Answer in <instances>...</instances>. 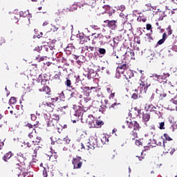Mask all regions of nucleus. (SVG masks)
I'll use <instances>...</instances> for the list:
<instances>
[{
	"label": "nucleus",
	"instance_id": "obj_1",
	"mask_svg": "<svg viewBox=\"0 0 177 177\" xmlns=\"http://www.w3.org/2000/svg\"><path fill=\"white\" fill-rule=\"evenodd\" d=\"M125 124H127L128 128L130 129H133L131 132H130L129 138L131 139V140H135L136 138H138V133H139V129H140V126L139 123L136 121L129 122L126 120Z\"/></svg>",
	"mask_w": 177,
	"mask_h": 177
},
{
	"label": "nucleus",
	"instance_id": "obj_2",
	"mask_svg": "<svg viewBox=\"0 0 177 177\" xmlns=\"http://www.w3.org/2000/svg\"><path fill=\"white\" fill-rule=\"evenodd\" d=\"M41 142V139L37 138L35 140L32 141V144L30 142H27L26 145L28 149L29 154L32 156V157H37V154H38V150H39V145Z\"/></svg>",
	"mask_w": 177,
	"mask_h": 177
},
{
	"label": "nucleus",
	"instance_id": "obj_3",
	"mask_svg": "<svg viewBox=\"0 0 177 177\" xmlns=\"http://www.w3.org/2000/svg\"><path fill=\"white\" fill-rule=\"evenodd\" d=\"M123 75L127 81V84L126 85H127L128 88L130 89H133V88H136V86H138V83L136 82L133 80H129L131 78L133 77L134 75L133 71H132V70L129 69V68L127 69V71H125Z\"/></svg>",
	"mask_w": 177,
	"mask_h": 177
},
{
	"label": "nucleus",
	"instance_id": "obj_4",
	"mask_svg": "<svg viewBox=\"0 0 177 177\" xmlns=\"http://www.w3.org/2000/svg\"><path fill=\"white\" fill-rule=\"evenodd\" d=\"M118 67L116 68V75H121V74H124L127 70L129 68V65L127 64V62L119 61L118 63Z\"/></svg>",
	"mask_w": 177,
	"mask_h": 177
},
{
	"label": "nucleus",
	"instance_id": "obj_5",
	"mask_svg": "<svg viewBox=\"0 0 177 177\" xmlns=\"http://www.w3.org/2000/svg\"><path fill=\"white\" fill-rule=\"evenodd\" d=\"M82 158L81 156H76L72 159V165H73V169H81L84 164Z\"/></svg>",
	"mask_w": 177,
	"mask_h": 177
},
{
	"label": "nucleus",
	"instance_id": "obj_6",
	"mask_svg": "<svg viewBox=\"0 0 177 177\" xmlns=\"http://www.w3.org/2000/svg\"><path fill=\"white\" fill-rule=\"evenodd\" d=\"M121 24L123 25L124 31H131L132 30V24L128 22V18L127 17L121 18Z\"/></svg>",
	"mask_w": 177,
	"mask_h": 177
},
{
	"label": "nucleus",
	"instance_id": "obj_7",
	"mask_svg": "<svg viewBox=\"0 0 177 177\" xmlns=\"http://www.w3.org/2000/svg\"><path fill=\"white\" fill-rule=\"evenodd\" d=\"M150 86V84L147 83L146 81H142L140 83V86H138V89H140V91L141 93H146L147 91V89Z\"/></svg>",
	"mask_w": 177,
	"mask_h": 177
},
{
	"label": "nucleus",
	"instance_id": "obj_8",
	"mask_svg": "<svg viewBox=\"0 0 177 177\" xmlns=\"http://www.w3.org/2000/svg\"><path fill=\"white\" fill-rule=\"evenodd\" d=\"M104 23H105L106 24V26L111 30H115V28H117V21L115 20H105Z\"/></svg>",
	"mask_w": 177,
	"mask_h": 177
},
{
	"label": "nucleus",
	"instance_id": "obj_9",
	"mask_svg": "<svg viewBox=\"0 0 177 177\" xmlns=\"http://www.w3.org/2000/svg\"><path fill=\"white\" fill-rule=\"evenodd\" d=\"M56 125H57V123H55V120L53 119H51L50 121H48L47 126H46V131L48 132H52L56 129Z\"/></svg>",
	"mask_w": 177,
	"mask_h": 177
},
{
	"label": "nucleus",
	"instance_id": "obj_10",
	"mask_svg": "<svg viewBox=\"0 0 177 177\" xmlns=\"http://www.w3.org/2000/svg\"><path fill=\"white\" fill-rule=\"evenodd\" d=\"M66 99L70 100V97H68V93L66 92L64 94V91H62L60 93H59V95L55 98V100L57 102V100H60L61 102H65Z\"/></svg>",
	"mask_w": 177,
	"mask_h": 177
},
{
	"label": "nucleus",
	"instance_id": "obj_11",
	"mask_svg": "<svg viewBox=\"0 0 177 177\" xmlns=\"http://www.w3.org/2000/svg\"><path fill=\"white\" fill-rule=\"evenodd\" d=\"M43 104L47 113H52L55 109V105L50 102H44Z\"/></svg>",
	"mask_w": 177,
	"mask_h": 177
},
{
	"label": "nucleus",
	"instance_id": "obj_12",
	"mask_svg": "<svg viewBox=\"0 0 177 177\" xmlns=\"http://www.w3.org/2000/svg\"><path fill=\"white\" fill-rule=\"evenodd\" d=\"M88 118L86 120V122H88V125H90V128H95L96 119L92 115H88Z\"/></svg>",
	"mask_w": 177,
	"mask_h": 177
},
{
	"label": "nucleus",
	"instance_id": "obj_13",
	"mask_svg": "<svg viewBox=\"0 0 177 177\" xmlns=\"http://www.w3.org/2000/svg\"><path fill=\"white\" fill-rule=\"evenodd\" d=\"M152 75H153V77H155L156 78H157L158 81H160V80H167V78H168V77H169V73H163L161 75H157V74L154 73Z\"/></svg>",
	"mask_w": 177,
	"mask_h": 177
},
{
	"label": "nucleus",
	"instance_id": "obj_14",
	"mask_svg": "<svg viewBox=\"0 0 177 177\" xmlns=\"http://www.w3.org/2000/svg\"><path fill=\"white\" fill-rule=\"evenodd\" d=\"M19 16L20 17H27L30 24V19H31L32 15L30 14V11L28 10L19 12Z\"/></svg>",
	"mask_w": 177,
	"mask_h": 177
},
{
	"label": "nucleus",
	"instance_id": "obj_15",
	"mask_svg": "<svg viewBox=\"0 0 177 177\" xmlns=\"http://www.w3.org/2000/svg\"><path fill=\"white\" fill-rule=\"evenodd\" d=\"M89 102H91V97L88 96L84 97V98L80 100V103H82V104L86 106V107L88 109L91 107V104H89Z\"/></svg>",
	"mask_w": 177,
	"mask_h": 177
},
{
	"label": "nucleus",
	"instance_id": "obj_16",
	"mask_svg": "<svg viewBox=\"0 0 177 177\" xmlns=\"http://www.w3.org/2000/svg\"><path fill=\"white\" fill-rule=\"evenodd\" d=\"M142 121L145 122V125H147V122L150 121V113L147 111L142 113Z\"/></svg>",
	"mask_w": 177,
	"mask_h": 177
},
{
	"label": "nucleus",
	"instance_id": "obj_17",
	"mask_svg": "<svg viewBox=\"0 0 177 177\" xmlns=\"http://www.w3.org/2000/svg\"><path fill=\"white\" fill-rule=\"evenodd\" d=\"M39 92H43L44 95H50V88L46 85L44 84L41 88L39 89Z\"/></svg>",
	"mask_w": 177,
	"mask_h": 177
},
{
	"label": "nucleus",
	"instance_id": "obj_18",
	"mask_svg": "<svg viewBox=\"0 0 177 177\" xmlns=\"http://www.w3.org/2000/svg\"><path fill=\"white\" fill-rule=\"evenodd\" d=\"M169 93L171 95V100H174V99L177 96V88L174 86L171 87L169 88Z\"/></svg>",
	"mask_w": 177,
	"mask_h": 177
},
{
	"label": "nucleus",
	"instance_id": "obj_19",
	"mask_svg": "<svg viewBox=\"0 0 177 177\" xmlns=\"http://www.w3.org/2000/svg\"><path fill=\"white\" fill-rule=\"evenodd\" d=\"M14 154L12 151H8L4 154V156L2 158V160H3L5 162H8V160H10V158H12Z\"/></svg>",
	"mask_w": 177,
	"mask_h": 177
},
{
	"label": "nucleus",
	"instance_id": "obj_20",
	"mask_svg": "<svg viewBox=\"0 0 177 177\" xmlns=\"http://www.w3.org/2000/svg\"><path fill=\"white\" fill-rule=\"evenodd\" d=\"M89 142L91 143L93 146L97 147V136H96V134L90 137Z\"/></svg>",
	"mask_w": 177,
	"mask_h": 177
},
{
	"label": "nucleus",
	"instance_id": "obj_21",
	"mask_svg": "<svg viewBox=\"0 0 177 177\" xmlns=\"http://www.w3.org/2000/svg\"><path fill=\"white\" fill-rule=\"evenodd\" d=\"M145 110H146L147 111H150V112H153L156 113V114H157V108L153 105V104H149L147 106L145 107Z\"/></svg>",
	"mask_w": 177,
	"mask_h": 177
},
{
	"label": "nucleus",
	"instance_id": "obj_22",
	"mask_svg": "<svg viewBox=\"0 0 177 177\" xmlns=\"http://www.w3.org/2000/svg\"><path fill=\"white\" fill-rule=\"evenodd\" d=\"M15 158L17 160V161L15 162L16 165H17L18 167H19V168H23V166L24 165V162H21L20 160L21 158V156H19L17 155V156H15Z\"/></svg>",
	"mask_w": 177,
	"mask_h": 177
},
{
	"label": "nucleus",
	"instance_id": "obj_23",
	"mask_svg": "<svg viewBox=\"0 0 177 177\" xmlns=\"http://www.w3.org/2000/svg\"><path fill=\"white\" fill-rule=\"evenodd\" d=\"M106 91L109 94V99H114V97H115V91H114V90L107 88Z\"/></svg>",
	"mask_w": 177,
	"mask_h": 177
},
{
	"label": "nucleus",
	"instance_id": "obj_24",
	"mask_svg": "<svg viewBox=\"0 0 177 177\" xmlns=\"http://www.w3.org/2000/svg\"><path fill=\"white\" fill-rule=\"evenodd\" d=\"M80 44L82 45L85 44V42H88V41H89V37L82 35H80Z\"/></svg>",
	"mask_w": 177,
	"mask_h": 177
},
{
	"label": "nucleus",
	"instance_id": "obj_25",
	"mask_svg": "<svg viewBox=\"0 0 177 177\" xmlns=\"http://www.w3.org/2000/svg\"><path fill=\"white\" fill-rule=\"evenodd\" d=\"M126 56H129L131 59L135 60V51L130 50L125 53Z\"/></svg>",
	"mask_w": 177,
	"mask_h": 177
},
{
	"label": "nucleus",
	"instance_id": "obj_26",
	"mask_svg": "<svg viewBox=\"0 0 177 177\" xmlns=\"http://www.w3.org/2000/svg\"><path fill=\"white\" fill-rule=\"evenodd\" d=\"M96 147L93 145L89 141L86 144L85 150H93Z\"/></svg>",
	"mask_w": 177,
	"mask_h": 177
},
{
	"label": "nucleus",
	"instance_id": "obj_27",
	"mask_svg": "<svg viewBox=\"0 0 177 177\" xmlns=\"http://www.w3.org/2000/svg\"><path fill=\"white\" fill-rule=\"evenodd\" d=\"M68 95H69L68 97L69 99H77L78 97V93L77 92H73L70 93V91L67 92Z\"/></svg>",
	"mask_w": 177,
	"mask_h": 177
},
{
	"label": "nucleus",
	"instance_id": "obj_28",
	"mask_svg": "<svg viewBox=\"0 0 177 177\" xmlns=\"http://www.w3.org/2000/svg\"><path fill=\"white\" fill-rule=\"evenodd\" d=\"M51 119L55 121L54 124H57V122H59L60 120V116L56 113H53L51 116Z\"/></svg>",
	"mask_w": 177,
	"mask_h": 177
},
{
	"label": "nucleus",
	"instance_id": "obj_29",
	"mask_svg": "<svg viewBox=\"0 0 177 177\" xmlns=\"http://www.w3.org/2000/svg\"><path fill=\"white\" fill-rule=\"evenodd\" d=\"M102 125H104V122L102 120L95 119V128H102Z\"/></svg>",
	"mask_w": 177,
	"mask_h": 177
},
{
	"label": "nucleus",
	"instance_id": "obj_30",
	"mask_svg": "<svg viewBox=\"0 0 177 177\" xmlns=\"http://www.w3.org/2000/svg\"><path fill=\"white\" fill-rule=\"evenodd\" d=\"M107 37L106 36H103V38H100L98 39H97V41L101 44H107Z\"/></svg>",
	"mask_w": 177,
	"mask_h": 177
},
{
	"label": "nucleus",
	"instance_id": "obj_31",
	"mask_svg": "<svg viewBox=\"0 0 177 177\" xmlns=\"http://www.w3.org/2000/svg\"><path fill=\"white\" fill-rule=\"evenodd\" d=\"M42 77H43V75H42V74H41V75H39V77H38V78H37L38 82H41V84H45V82H49L48 81V80L44 79V78H42Z\"/></svg>",
	"mask_w": 177,
	"mask_h": 177
},
{
	"label": "nucleus",
	"instance_id": "obj_32",
	"mask_svg": "<svg viewBox=\"0 0 177 177\" xmlns=\"http://www.w3.org/2000/svg\"><path fill=\"white\" fill-rule=\"evenodd\" d=\"M156 93H158V95H160V99H161L162 100V99H164V97H167V93H164L163 91L156 90Z\"/></svg>",
	"mask_w": 177,
	"mask_h": 177
},
{
	"label": "nucleus",
	"instance_id": "obj_33",
	"mask_svg": "<svg viewBox=\"0 0 177 177\" xmlns=\"http://www.w3.org/2000/svg\"><path fill=\"white\" fill-rule=\"evenodd\" d=\"M101 142L103 145H106V143H109V136H103L101 138Z\"/></svg>",
	"mask_w": 177,
	"mask_h": 177
},
{
	"label": "nucleus",
	"instance_id": "obj_34",
	"mask_svg": "<svg viewBox=\"0 0 177 177\" xmlns=\"http://www.w3.org/2000/svg\"><path fill=\"white\" fill-rule=\"evenodd\" d=\"M35 135H37V131L35 129H32V131L28 134V138H30V139H34Z\"/></svg>",
	"mask_w": 177,
	"mask_h": 177
},
{
	"label": "nucleus",
	"instance_id": "obj_35",
	"mask_svg": "<svg viewBox=\"0 0 177 177\" xmlns=\"http://www.w3.org/2000/svg\"><path fill=\"white\" fill-rule=\"evenodd\" d=\"M145 35V41H147L148 42H151V41H153V37H151V34L147 33Z\"/></svg>",
	"mask_w": 177,
	"mask_h": 177
},
{
	"label": "nucleus",
	"instance_id": "obj_36",
	"mask_svg": "<svg viewBox=\"0 0 177 177\" xmlns=\"http://www.w3.org/2000/svg\"><path fill=\"white\" fill-rule=\"evenodd\" d=\"M42 53L44 55H46L49 52V47L48 46H41Z\"/></svg>",
	"mask_w": 177,
	"mask_h": 177
},
{
	"label": "nucleus",
	"instance_id": "obj_37",
	"mask_svg": "<svg viewBox=\"0 0 177 177\" xmlns=\"http://www.w3.org/2000/svg\"><path fill=\"white\" fill-rule=\"evenodd\" d=\"M77 147H78V151H82V150H85V146H84V143L82 142H79L77 144Z\"/></svg>",
	"mask_w": 177,
	"mask_h": 177
},
{
	"label": "nucleus",
	"instance_id": "obj_38",
	"mask_svg": "<svg viewBox=\"0 0 177 177\" xmlns=\"http://www.w3.org/2000/svg\"><path fill=\"white\" fill-rule=\"evenodd\" d=\"M48 156H50V160H51V161H57V154L56 153H54L52 155H48Z\"/></svg>",
	"mask_w": 177,
	"mask_h": 177
},
{
	"label": "nucleus",
	"instance_id": "obj_39",
	"mask_svg": "<svg viewBox=\"0 0 177 177\" xmlns=\"http://www.w3.org/2000/svg\"><path fill=\"white\" fill-rule=\"evenodd\" d=\"M145 149H148V147H156V141L153 140L152 142H149L148 146H144Z\"/></svg>",
	"mask_w": 177,
	"mask_h": 177
},
{
	"label": "nucleus",
	"instance_id": "obj_40",
	"mask_svg": "<svg viewBox=\"0 0 177 177\" xmlns=\"http://www.w3.org/2000/svg\"><path fill=\"white\" fill-rule=\"evenodd\" d=\"M165 143H167V142H165V140L160 138V139H159V141L157 143V145L162 146L163 145L164 147H165Z\"/></svg>",
	"mask_w": 177,
	"mask_h": 177
},
{
	"label": "nucleus",
	"instance_id": "obj_41",
	"mask_svg": "<svg viewBox=\"0 0 177 177\" xmlns=\"http://www.w3.org/2000/svg\"><path fill=\"white\" fill-rule=\"evenodd\" d=\"M64 84L67 88H73L71 86V80H70V79H66V81H65Z\"/></svg>",
	"mask_w": 177,
	"mask_h": 177
},
{
	"label": "nucleus",
	"instance_id": "obj_42",
	"mask_svg": "<svg viewBox=\"0 0 177 177\" xmlns=\"http://www.w3.org/2000/svg\"><path fill=\"white\" fill-rule=\"evenodd\" d=\"M46 59V56H43V57H36V60L39 63L41 62H44Z\"/></svg>",
	"mask_w": 177,
	"mask_h": 177
},
{
	"label": "nucleus",
	"instance_id": "obj_43",
	"mask_svg": "<svg viewBox=\"0 0 177 177\" xmlns=\"http://www.w3.org/2000/svg\"><path fill=\"white\" fill-rule=\"evenodd\" d=\"M135 144L136 145V146H143V140H136Z\"/></svg>",
	"mask_w": 177,
	"mask_h": 177
},
{
	"label": "nucleus",
	"instance_id": "obj_44",
	"mask_svg": "<svg viewBox=\"0 0 177 177\" xmlns=\"http://www.w3.org/2000/svg\"><path fill=\"white\" fill-rule=\"evenodd\" d=\"M17 102V100H16V97H11L9 100L10 104H16Z\"/></svg>",
	"mask_w": 177,
	"mask_h": 177
},
{
	"label": "nucleus",
	"instance_id": "obj_45",
	"mask_svg": "<svg viewBox=\"0 0 177 177\" xmlns=\"http://www.w3.org/2000/svg\"><path fill=\"white\" fill-rule=\"evenodd\" d=\"M66 109H68V106H61L59 108H58V109L59 110V111H62L64 114H66Z\"/></svg>",
	"mask_w": 177,
	"mask_h": 177
},
{
	"label": "nucleus",
	"instance_id": "obj_46",
	"mask_svg": "<svg viewBox=\"0 0 177 177\" xmlns=\"http://www.w3.org/2000/svg\"><path fill=\"white\" fill-rule=\"evenodd\" d=\"M57 30H59V28H57L55 26L50 25V30H48V31H53V32H55Z\"/></svg>",
	"mask_w": 177,
	"mask_h": 177
},
{
	"label": "nucleus",
	"instance_id": "obj_47",
	"mask_svg": "<svg viewBox=\"0 0 177 177\" xmlns=\"http://www.w3.org/2000/svg\"><path fill=\"white\" fill-rule=\"evenodd\" d=\"M93 37H94V38H95V39H99L100 38H104L103 35H102V34L93 33Z\"/></svg>",
	"mask_w": 177,
	"mask_h": 177
},
{
	"label": "nucleus",
	"instance_id": "obj_48",
	"mask_svg": "<svg viewBox=\"0 0 177 177\" xmlns=\"http://www.w3.org/2000/svg\"><path fill=\"white\" fill-rule=\"evenodd\" d=\"M167 32L168 35H172V29L171 28V25H169L167 28Z\"/></svg>",
	"mask_w": 177,
	"mask_h": 177
},
{
	"label": "nucleus",
	"instance_id": "obj_49",
	"mask_svg": "<svg viewBox=\"0 0 177 177\" xmlns=\"http://www.w3.org/2000/svg\"><path fill=\"white\" fill-rule=\"evenodd\" d=\"M98 52H99L100 55H106V49H104V48H100L98 49Z\"/></svg>",
	"mask_w": 177,
	"mask_h": 177
},
{
	"label": "nucleus",
	"instance_id": "obj_50",
	"mask_svg": "<svg viewBox=\"0 0 177 177\" xmlns=\"http://www.w3.org/2000/svg\"><path fill=\"white\" fill-rule=\"evenodd\" d=\"M77 8H78V6H77L76 4H73V5H72V6L71 7L70 10H71V12H74V11L77 10Z\"/></svg>",
	"mask_w": 177,
	"mask_h": 177
},
{
	"label": "nucleus",
	"instance_id": "obj_51",
	"mask_svg": "<svg viewBox=\"0 0 177 177\" xmlns=\"http://www.w3.org/2000/svg\"><path fill=\"white\" fill-rule=\"evenodd\" d=\"M35 51L36 52H39V53H42V46H37L35 47V48L34 49Z\"/></svg>",
	"mask_w": 177,
	"mask_h": 177
},
{
	"label": "nucleus",
	"instance_id": "obj_52",
	"mask_svg": "<svg viewBox=\"0 0 177 177\" xmlns=\"http://www.w3.org/2000/svg\"><path fill=\"white\" fill-rule=\"evenodd\" d=\"M163 136L165 139H166V140H168L169 142H171V140H172V138H171V137H169V135H168L167 133H165Z\"/></svg>",
	"mask_w": 177,
	"mask_h": 177
},
{
	"label": "nucleus",
	"instance_id": "obj_53",
	"mask_svg": "<svg viewBox=\"0 0 177 177\" xmlns=\"http://www.w3.org/2000/svg\"><path fill=\"white\" fill-rule=\"evenodd\" d=\"M134 42H136V44H138V45H140V37H134Z\"/></svg>",
	"mask_w": 177,
	"mask_h": 177
},
{
	"label": "nucleus",
	"instance_id": "obj_54",
	"mask_svg": "<svg viewBox=\"0 0 177 177\" xmlns=\"http://www.w3.org/2000/svg\"><path fill=\"white\" fill-rule=\"evenodd\" d=\"M132 99H134V100H136L139 97V94L138 93H133L131 96Z\"/></svg>",
	"mask_w": 177,
	"mask_h": 177
},
{
	"label": "nucleus",
	"instance_id": "obj_55",
	"mask_svg": "<svg viewBox=\"0 0 177 177\" xmlns=\"http://www.w3.org/2000/svg\"><path fill=\"white\" fill-rule=\"evenodd\" d=\"M71 140H70V138H68V137H65L64 138V142L66 144V145H70V142Z\"/></svg>",
	"mask_w": 177,
	"mask_h": 177
},
{
	"label": "nucleus",
	"instance_id": "obj_56",
	"mask_svg": "<svg viewBox=\"0 0 177 177\" xmlns=\"http://www.w3.org/2000/svg\"><path fill=\"white\" fill-rule=\"evenodd\" d=\"M57 129V132L59 133H62V131H63V126H55Z\"/></svg>",
	"mask_w": 177,
	"mask_h": 177
},
{
	"label": "nucleus",
	"instance_id": "obj_57",
	"mask_svg": "<svg viewBox=\"0 0 177 177\" xmlns=\"http://www.w3.org/2000/svg\"><path fill=\"white\" fill-rule=\"evenodd\" d=\"M121 105L120 103H113L111 105V106H109V109H115V106H120Z\"/></svg>",
	"mask_w": 177,
	"mask_h": 177
},
{
	"label": "nucleus",
	"instance_id": "obj_58",
	"mask_svg": "<svg viewBox=\"0 0 177 177\" xmlns=\"http://www.w3.org/2000/svg\"><path fill=\"white\" fill-rule=\"evenodd\" d=\"M171 12L169 11V10H166L163 12V16L164 17H167V16H168V15H170Z\"/></svg>",
	"mask_w": 177,
	"mask_h": 177
},
{
	"label": "nucleus",
	"instance_id": "obj_59",
	"mask_svg": "<svg viewBox=\"0 0 177 177\" xmlns=\"http://www.w3.org/2000/svg\"><path fill=\"white\" fill-rule=\"evenodd\" d=\"M165 123L164 122H162L160 123V129H165Z\"/></svg>",
	"mask_w": 177,
	"mask_h": 177
},
{
	"label": "nucleus",
	"instance_id": "obj_60",
	"mask_svg": "<svg viewBox=\"0 0 177 177\" xmlns=\"http://www.w3.org/2000/svg\"><path fill=\"white\" fill-rule=\"evenodd\" d=\"M30 118L32 121H37V116L35 114H31Z\"/></svg>",
	"mask_w": 177,
	"mask_h": 177
},
{
	"label": "nucleus",
	"instance_id": "obj_61",
	"mask_svg": "<svg viewBox=\"0 0 177 177\" xmlns=\"http://www.w3.org/2000/svg\"><path fill=\"white\" fill-rule=\"evenodd\" d=\"M43 176L44 177H48V171L46 168H44L43 170Z\"/></svg>",
	"mask_w": 177,
	"mask_h": 177
},
{
	"label": "nucleus",
	"instance_id": "obj_62",
	"mask_svg": "<svg viewBox=\"0 0 177 177\" xmlns=\"http://www.w3.org/2000/svg\"><path fill=\"white\" fill-rule=\"evenodd\" d=\"M147 19H146V18H142V17H139L138 18V21H143V23H145V21H147Z\"/></svg>",
	"mask_w": 177,
	"mask_h": 177
},
{
	"label": "nucleus",
	"instance_id": "obj_63",
	"mask_svg": "<svg viewBox=\"0 0 177 177\" xmlns=\"http://www.w3.org/2000/svg\"><path fill=\"white\" fill-rule=\"evenodd\" d=\"M32 125H33V127H35V128H38V124H39V122L38 121V120H36L35 122V123H32Z\"/></svg>",
	"mask_w": 177,
	"mask_h": 177
},
{
	"label": "nucleus",
	"instance_id": "obj_64",
	"mask_svg": "<svg viewBox=\"0 0 177 177\" xmlns=\"http://www.w3.org/2000/svg\"><path fill=\"white\" fill-rule=\"evenodd\" d=\"M103 8L105 9V10H110V6L109 5H104L103 6Z\"/></svg>",
	"mask_w": 177,
	"mask_h": 177
}]
</instances>
